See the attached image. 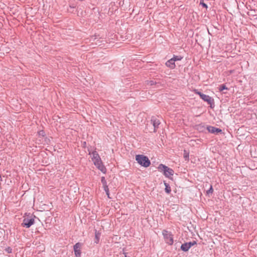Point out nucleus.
I'll return each mask as SVG.
<instances>
[{
	"label": "nucleus",
	"mask_w": 257,
	"mask_h": 257,
	"mask_svg": "<svg viewBox=\"0 0 257 257\" xmlns=\"http://www.w3.org/2000/svg\"><path fill=\"white\" fill-rule=\"evenodd\" d=\"M89 155L91 156V159L93 162L94 165L96 168L99 170L101 172L105 174L106 172V169L103 164L101 158L96 151L91 152L88 150Z\"/></svg>",
	"instance_id": "obj_1"
},
{
	"label": "nucleus",
	"mask_w": 257,
	"mask_h": 257,
	"mask_svg": "<svg viewBox=\"0 0 257 257\" xmlns=\"http://www.w3.org/2000/svg\"><path fill=\"white\" fill-rule=\"evenodd\" d=\"M158 170L160 172H163L164 175L165 177L172 178V176L174 175V171L171 168H169L165 165L161 164L158 167Z\"/></svg>",
	"instance_id": "obj_2"
},
{
	"label": "nucleus",
	"mask_w": 257,
	"mask_h": 257,
	"mask_svg": "<svg viewBox=\"0 0 257 257\" xmlns=\"http://www.w3.org/2000/svg\"><path fill=\"white\" fill-rule=\"evenodd\" d=\"M194 92L199 95L200 98L203 100L204 101L207 102L208 104L210 105V107L211 108H213L214 107V99L210 97L209 95L204 94L201 93L200 91H198L197 90H194Z\"/></svg>",
	"instance_id": "obj_3"
},
{
	"label": "nucleus",
	"mask_w": 257,
	"mask_h": 257,
	"mask_svg": "<svg viewBox=\"0 0 257 257\" xmlns=\"http://www.w3.org/2000/svg\"><path fill=\"white\" fill-rule=\"evenodd\" d=\"M136 160L140 165L144 167H148L151 164L150 161L148 158L143 155H136Z\"/></svg>",
	"instance_id": "obj_4"
},
{
	"label": "nucleus",
	"mask_w": 257,
	"mask_h": 257,
	"mask_svg": "<svg viewBox=\"0 0 257 257\" xmlns=\"http://www.w3.org/2000/svg\"><path fill=\"white\" fill-rule=\"evenodd\" d=\"M163 235L167 243L169 245H172L173 243V235L170 232L166 230H163Z\"/></svg>",
	"instance_id": "obj_5"
},
{
	"label": "nucleus",
	"mask_w": 257,
	"mask_h": 257,
	"mask_svg": "<svg viewBox=\"0 0 257 257\" xmlns=\"http://www.w3.org/2000/svg\"><path fill=\"white\" fill-rule=\"evenodd\" d=\"M35 222V219L33 217L31 218H25L23 219L22 226L26 227V228H29L31 227Z\"/></svg>",
	"instance_id": "obj_6"
},
{
	"label": "nucleus",
	"mask_w": 257,
	"mask_h": 257,
	"mask_svg": "<svg viewBox=\"0 0 257 257\" xmlns=\"http://www.w3.org/2000/svg\"><path fill=\"white\" fill-rule=\"evenodd\" d=\"M151 123L153 124L154 126V132H156L157 131V129L158 128L159 125L160 124V121L157 119L156 117L153 116L151 119Z\"/></svg>",
	"instance_id": "obj_7"
},
{
	"label": "nucleus",
	"mask_w": 257,
	"mask_h": 257,
	"mask_svg": "<svg viewBox=\"0 0 257 257\" xmlns=\"http://www.w3.org/2000/svg\"><path fill=\"white\" fill-rule=\"evenodd\" d=\"M80 247L81 244L79 242L74 245V251L76 256H80L81 255Z\"/></svg>",
	"instance_id": "obj_8"
},
{
	"label": "nucleus",
	"mask_w": 257,
	"mask_h": 257,
	"mask_svg": "<svg viewBox=\"0 0 257 257\" xmlns=\"http://www.w3.org/2000/svg\"><path fill=\"white\" fill-rule=\"evenodd\" d=\"M207 130L209 133L212 134H218L219 133H221L222 130L219 128H216L214 126H207Z\"/></svg>",
	"instance_id": "obj_9"
},
{
	"label": "nucleus",
	"mask_w": 257,
	"mask_h": 257,
	"mask_svg": "<svg viewBox=\"0 0 257 257\" xmlns=\"http://www.w3.org/2000/svg\"><path fill=\"white\" fill-rule=\"evenodd\" d=\"M166 65L169 67L171 69H174L175 68V64L174 60V59H170L168 61H167L166 63Z\"/></svg>",
	"instance_id": "obj_10"
},
{
	"label": "nucleus",
	"mask_w": 257,
	"mask_h": 257,
	"mask_svg": "<svg viewBox=\"0 0 257 257\" xmlns=\"http://www.w3.org/2000/svg\"><path fill=\"white\" fill-rule=\"evenodd\" d=\"M189 249L190 246L187 242L182 244L181 246V249L184 251H187Z\"/></svg>",
	"instance_id": "obj_11"
},
{
	"label": "nucleus",
	"mask_w": 257,
	"mask_h": 257,
	"mask_svg": "<svg viewBox=\"0 0 257 257\" xmlns=\"http://www.w3.org/2000/svg\"><path fill=\"white\" fill-rule=\"evenodd\" d=\"M164 183L165 186V190L166 192L168 194L170 193L171 191L170 186H169V185L168 183H167L165 181L164 182Z\"/></svg>",
	"instance_id": "obj_12"
},
{
	"label": "nucleus",
	"mask_w": 257,
	"mask_h": 257,
	"mask_svg": "<svg viewBox=\"0 0 257 257\" xmlns=\"http://www.w3.org/2000/svg\"><path fill=\"white\" fill-rule=\"evenodd\" d=\"M100 236V233L98 232H97V231H95V242L96 243H98L99 241V238Z\"/></svg>",
	"instance_id": "obj_13"
},
{
	"label": "nucleus",
	"mask_w": 257,
	"mask_h": 257,
	"mask_svg": "<svg viewBox=\"0 0 257 257\" xmlns=\"http://www.w3.org/2000/svg\"><path fill=\"white\" fill-rule=\"evenodd\" d=\"M189 153L186 150L184 151V158L186 161H189Z\"/></svg>",
	"instance_id": "obj_14"
},
{
	"label": "nucleus",
	"mask_w": 257,
	"mask_h": 257,
	"mask_svg": "<svg viewBox=\"0 0 257 257\" xmlns=\"http://www.w3.org/2000/svg\"><path fill=\"white\" fill-rule=\"evenodd\" d=\"M182 58H183V57H182L181 56L174 55L172 59H174V62H175V61H176L181 60L182 59Z\"/></svg>",
	"instance_id": "obj_15"
},
{
	"label": "nucleus",
	"mask_w": 257,
	"mask_h": 257,
	"mask_svg": "<svg viewBox=\"0 0 257 257\" xmlns=\"http://www.w3.org/2000/svg\"><path fill=\"white\" fill-rule=\"evenodd\" d=\"M146 83L148 85H149L151 86H152V85H155L157 84L156 81H155L154 80H147L146 81Z\"/></svg>",
	"instance_id": "obj_16"
},
{
	"label": "nucleus",
	"mask_w": 257,
	"mask_h": 257,
	"mask_svg": "<svg viewBox=\"0 0 257 257\" xmlns=\"http://www.w3.org/2000/svg\"><path fill=\"white\" fill-rule=\"evenodd\" d=\"M101 181L103 185V186H105L107 185L106 180H105V178L104 177H102L101 178Z\"/></svg>",
	"instance_id": "obj_17"
},
{
	"label": "nucleus",
	"mask_w": 257,
	"mask_h": 257,
	"mask_svg": "<svg viewBox=\"0 0 257 257\" xmlns=\"http://www.w3.org/2000/svg\"><path fill=\"white\" fill-rule=\"evenodd\" d=\"M225 89H227V87H226V86L224 84L221 85L220 86L219 89L220 91H223V90H225Z\"/></svg>",
	"instance_id": "obj_18"
},
{
	"label": "nucleus",
	"mask_w": 257,
	"mask_h": 257,
	"mask_svg": "<svg viewBox=\"0 0 257 257\" xmlns=\"http://www.w3.org/2000/svg\"><path fill=\"white\" fill-rule=\"evenodd\" d=\"M200 5H202L204 8L206 9L208 8L207 5L204 3V0H200Z\"/></svg>",
	"instance_id": "obj_19"
},
{
	"label": "nucleus",
	"mask_w": 257,
	"mask_h": 257,
	"mask_svg": "<svg viewBox=\"0 0 257 257\" xmlns=\"http://www.w3.org/2000/svg\"><path fill=\"white\" fill-rule=\"evenodd\" d=\"M213 191V189L212 186H210V187L208 190L207 191V193L208 194L212 193Z\"/></svg>",
	"instance_id": "obj_20"
},
{
	"label": "nucleus",
	"mask_w": 257,
	"mask_h": 257,
	"mask_svg": "<svg viewBox=\"0 0 257 257\" xmlns=\"http://www.w3.org/2000/svg\"><path fill=\"white\" fill-rule=\"evenodd\" d=\"M103 188L104 190L105 191V193H107L108 192L109 189H108L107 185H106L105 186H103Z\"/></svg>",
	"instance_id": "obj_21"
},
{
	"label": "nucleus",
	"mask_w": 257,
	"mask_h": 257,
	"mask_svg": "<svg viewBox=\"0 0 257 257\" xmlns=\"http://www.w3.org/2000/svg\"><path fill=\"white\" fill-rule=\"evenodd\" d=\"M6 250H7V252L9 253L12 252V249L10 247L7 248Z\"/></svg>",
	"instance_id": "obj_22"
},
{
	"label": "nucleus",
	"mask_w": 257,
	"mask_h": 257,
	"mask_svg": "<svg viewBox=\"0 0 257 257\" xmlns=\"http://www.w3.org/2000/svg\"><path fill=\"white\" fill-rule=\"evenodd\" d=\"M187 243L190 246V248L191 247V246H193L191 241V242H187Z\"/></svg>",
	"instance_id": "obj_23"
},
{
	"label": "nucleus",
	"mask_w": 257,
	"mask_h": 257,
	"mask_svg": "<svg viewBox=\"0 0 257 257\" xmlns=\"http://www.w3.org/2000/svg\"><path fill=\"white\" fill-rule=\"evenodd\" d=\"M191 242L192 243L193 245H195V244H197V242H196V241H191Z\"/></svg>",
	"instance_id": "obj_24"
},
{
	"label": "nucleus",
	"mask_w": 257,
	"mask_h": 257,
	"mask_svg": "<svg viewBox=\"0 0 257 257\" xmlns=\"http://www.w3.org/2000/svg\"><path fill=\"white\" fill-rule=\"evenodd\" d=\"M107 197L110 198V197H109V192L108 191L107 193H106Z\"/></svg>",
	"instance_id": "obj_25"
}]
</instances>
